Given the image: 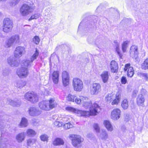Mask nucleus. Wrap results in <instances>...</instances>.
<instances>
[{
  "instance_id": "nucleus-1",
  "label": "nucleus",
  "mask_w": 148,
  "mask_h": 148,
  "mask_svg": "<svg viewBox=\"0 0 148 148\" xmlns=\"http://www.w3.org/2000/svg\"><path fill=\"white\" fill-rule=\"evenodd\" d=\"M89 98L86 96H80L79 98L75 100V103L78 104L82 103V107L85 109H89V111L80 110L81 116L85 117L90 116H95L99 112L101 108L96 103H92L91 101L89 100Z\"/></svg>"
},
{
  "instance_id": "nucleus-2",
  "label": "nucleus",
  "mask_w": 148,
  "mask_h": 148,
  "mask_svg": "<svg viewBox=\"0 0 148 148\" xmlns=\"http://www.w3.org/2000/svg\"><path fill=\"white\" fill-rule=\"evenodd\" d=\"M0 131L1 136L0 140V148H6V146L8 143V140L5 138L8 134L6 132V129H4L3 122L2 121L1 117L0 116Z\"/></svg>"
},
{
  "instance_id": "nucleus-3",
  "label": "nucleus",
  "mask_w": 148,
  "mask_h": 148,
  "mask_svg": "<svg viewBox=\"0 0 148 148\" xmlns=\"http://www.w3.org/2000/svg\"><path fill=\"white\" fill-rule=\"evenodd\" d=\"M121 96V92L120 91L118 92L115 95L112 93L108 94L105 97V100L108 102H111L112 105H117L120 102Z\"/></svg>"
},
{
  "instance_id": "nucleus-4",
  "label": "nucleus",
  "mask_w": 148,
  "mask_h": 148,
  "mask_svg": "<svg viewBox=\"0 0 148 148\" xmlns=\"http://www.w3.org/2000/svg\"><path fill=\"white\" fill-rule=\"evenodd\" d=\"M69 137L71 138L72 144L75 147L78 148L82 146L84 139L80 136L71 134L69 135Z\"/></svg>"
},
{
  "instance_id": "nucleus-5",
  "label": "nucleus",
  "mask_w": 148,
  "mask_h": 148,
  "mask_svg": "<svg viewBox=\"0 0 148 148\" xmlns=\"http://www.w3.org/2000/svg\"><path fill=\"white\" fill-rule=\"evenodd\" d=\"M35 9V6L34 5L31 6L28 4H23L20 9L21 14L23 16H26L33 12Z\"/></svg>"
},
{
  "instance_id": "nucleus-6",
  "label": "nucleus",
  "mask_w": 148,
  "mask_h": 148,
  "mask_svg": "<svg viewBox=\"0 0 148 148\" xmlns=\"http://www.w3.org/2000/svg\"><path fill=\"white\" fill-rule=\"evenodd\" d=\"M72 85L74 90L77 92H81L84 88L83 82L79 78H73L72 80Z\"/></svg>"
},
{
  "instance_id": "nucleus-7",
  "label": "nucleus",
  "mask_w": 148,
  "mask_h": 148,
  "mask_svg": "<svg viewBox=\"0 0 148 148\" xmlns=\"http://www.w3.org/2000/svg\"><path fill=\"white\" fill-rule=\"evenodd\" d=\"M13 23L9 18H5L3 21L2 29L3 31L6 33L10 32L13 28Z\"/></svg>"
},
{
  "instance_id": "nucleus-8",
  "label": "nucleus",
  "mask_w": 148,
  "mask_h": 148,
  "mask_svg": "<svg viewBox=\"0 0 148 148\" xmlns=\"http://www.w3.org/2000/svg\"><path fill=\"white\" fill-rule=\"evenodd\" d=\"M24 99L32 103H35L38 101V96L33 92L26 93L24 95Z\"/></svg>"
},
{
  "instance_id": "nucleus-9",
  "label": "nucleus",
  "mask_w": 148,
  "mask_h": 148,
  "mask_svg": "<svg viewBox=\"0 0 148 148\" xmlns=\"http://www.w3.org/2000/svg\"><path fill=\"white\" fill-rule=\"evenodd\" d=\"M101 90V86L99 83H94L90 85V92L92 95H97Z\"/></svg>"
},
{
  "instance_id": "nucleus-10",
  "label": "nucleus",
  "mask_w": 148,
  "mask_h": 148,
  "mask_svg": "<svg viewBox=\"0 0 148 148\" xmlns=\"http://www.w3.org/2000/svg\"><path fill=\"white\" fill-rule=\"evenodd\" d=\"M97 136L100 139L106 143H108L110 140L108 133L105 130H102L100 132L97 134Z\"/></svg>"
},
{
  "instance_id": "nucleus-11",
  "label": "nucleus",
  "mask_w": 148,
  "mask_h": 148,
  "mask_svg": "<svg viewBox=\"0 0 148 148\" xmlns=\"http://www.w3.org/2000/svg\"><path fill=\"white\" fill-rule=\"evenodd\" d=\"M16 73L19 77L24 78L27 76L29 72L27 68L21 67L17 69Z\"/></svg>"
},
{
  "instance_id": "nucleus-12",
  "label": "nucleus",
  "mask_w": 148,
  "mask_h": 148,
  "mask_svg": "<svg viewBox=\"0 0 148 148\" xmlns=\"http://www.w3.org/2000/svg\"><path fill=\"white\" fill-rule=\"evenodd\" d=\"M19 42V36L18 35H15L11 37L6 42V46L9 47L14 43L16 44Z\"/></svg>"
},
{
  "instance_id": "nucleus-13",
  "label": "nucleus",
  "mask_w": 148,
  "mask_h": 148,
  "mask_svg": "<svg viewBox=\"0 0 148 148\" xmlns=\"http://www.w3.org/2000/svg\"><path fill=\"white\" fill-rule=\"evenodd\" d=\"M25 52V48L23 47H16L14 52V56L16 58H19L21 57Z\"/></svg>"
},
{
  "instance_id": "nucleus-14",
  "label": "nucleus",
  "mask_w": 148,
  "mask_h": 148,
  "mask_svg": "<svg viewBox=\"0 0 148 148\" xmlns=\"http://www.w3.org/2000/svg\"><path fill=\"white\" fill-rule=\"evenodd\" d=\"M28 112L29 115L33 116H36L40 115L42 112L39 109L35 107H32L29 108Z\"/></svg>"
},
{
  "instance_id": "nucleus-15",
  "label": "nucleus",
  "mask_w": 148,
  "mask_h": 148,
  "mask_svg": "<svg viewBox=\"0 0 148 148\" xmlns=\"http://www.w3.org/2000/svg\"><path fill=\"white\" fill-rule=\"evenodd\" d=\"M121 114V111L119 109H114L111 112V118L114 120H118L120 117Z\"/></svg>"
},
{
  "instance_id": "nucleus-16",
  "label": "nucleus",
  "mask_w": 148,
  "mask_h": 148,
  "mask_svg": "<svg viewBox=\"0 0 148 148\" xmlns=\"http://www.w3.org/2000/svg\"><path fill=\"white\" fill-rule=\"evenodd\" d=\"M40 109L44 111L50 110L49 107V102L48 100H44L38 103Z\"/></svg>"
},
{
  "instance_id": "nucleus-17",
  "label": "nucleus",
  "mask_w": 148,
  "mask_h": 148,
  "mask_svg": "<svg viewBox=\"0 0 148 148\" xmlns=\"http://www.w3.org/2000/svg\"><path fill=\"white\" fill-rule=\"evenodd\" d=\"M130 64H127L125 65L124 68V71H127V75L130 77H132L134 74V72L133 68L130 66Z\"/></svg>"
},
{
  "instance_id": "nucleus-18",
  "label": "nucleus",
  "mask_w": 148,
  "mask_h": 148,
  "mask_svg": "<svg viewBox=\"0 0 148 148\" xmlns=\"http://www.w3.org/2000/svg\"><path fill=\"white\" fill-rule=\"evenodd\" d=\"M138 53L137 47L135 45L132 46L130 51V56L133 58H136L137 56Z\"/></svg>"
},
{
  "instance_id": "nucleus-19",
  "label": "nucleus",
  "mask_w": 148,
  "mask_h": 148,
  "mask_svg": "<svg viewBox=\"0 0 148 148\" xmlns=\"http://www.w3.org/2000/svg\"><path fill=\"white\" fill-rule=\"evenodd\" d=\"M8 64L11 66H17L19 64L18 62L15 60L14 57H9L7 60Z\"/></svg>"
},
{
  "instance_id": "nucleus-20",
  "label": "nucleus",
  "mask_w": 148,
  "mask_h": 148,
  "mask_svg": "<svg viewBox=\"0 0 148 148\" xmlns=\"http://www.w3.org/2000/svg\"><path fill=\"white\" fill-rule=\"evenodd\" d=\"M110 67L111 71L113 73H116L118 71V65L116 62L115 61H112L110 64Z\"/></svg>"
},
{
  "instance_id": "nucleus-21",
  "label": "nucleus",
  "mask_w": 148,
  "mask_h": 148,
  "mask_svg": "<svg viewBox=\"0 0 148 148\" xmlns=\"http://www.w3.org/2000/svg\"><path fill=\"white\" fill-rule=\"evenodd\" d=\"M145 98L142 95H139L136 99V103L138 106L143 107L145 101Z\"/></svg>"
},
{
  "instance_id": "nucleus-22",
  "label": "nucleus",
  "mask_w": 148,
  "mask_h": 148,
  "mask_svg": "<svg viewBox=\"0 0 148 148\" xmlns=\"http://www.w3.org/2000/svg\"><path fill=\"white\" fill-rule=\"evenodd\" d=\"M59 73L58 71H54L50 76L52 79L53 82L57 84L59 81Z\"/></svg>"
},
{
  "instance_id": "nucleus-23",
  "label": "nucleus",
  "mask_w": 148,
  "mask_h": 148,
  "mask_svg": "<svg viewBox=\"0 0 148 148\" xmlns=\"http://www.w3.org/2000/svg\"><path fill=\"white\" fill-rule=\"evenodd\" d=\"M21 64V67L28 69L32 65V62L30 59H24L22 61Z\"/></svg>"
},
{
  "instance_id": "nucleus-24",
  "label": "nucleus",
  "mask_w": 148,
  "mask_h": 148,
  "mask_svg": "<svg viewBox=\"0 0 148 148\" xmlns=\"http://www.w3.org/2000/svg\"><path fill=\"white\" fill-rule=\"evenodd\" d=\"M100 76L103 83H105L108 82L109 79V74L108 71H103L101 75Z\"/></svg>"
},
{
  "instance_id": "nucleus-25",
  "label": "nucleus",
  "mask_w": 148,
  "mask_h": 148,
  "mask_svg": "<svg viewBox=\"0 0 148 148\" xmlns=\"http://www.w3.org/2000/svg\"><path fill=\"white\" fill-rule=\"evenodd\" d=\"M114 43L116 51L117 53L120 58L121 59H122L123 55L120 52L119 48V43L116 40H114Z\"/></svg>"
},
{
  "instance_id": "nucleus-26",
  "label": "nucleus",
  "mask_w": 148,
  "mask_h": 148,
  "mask_svg": "<svg viewBox=\"0 0 148 148\" xmlns=\"http://www.w3.org/2000/svg\"><path fill=\"white\" fill-rule=\"evenodd\" d=\"M103 124L108 131L111 132L113 130V126L109 120L104 121Z\"/></svg>"
},
{
  "instance_id": "nucleus-27",
  "label": "nucleus",
  "mask_w": 148,
  "mask_h": 148,
  "mask_svg": "<svg viewBox=\"0 0 148 148\" xmlns=\"http://www.w3.org/2000/svg\"><path fill=\"white\" fill-rule=\"evenodd\" d=\"M25 138V134L24 132H22L17 134L16 136V139L19 143H21Z\"/></svg>"
},
{
  "instance_id": "nucleus-28",
  "label": "nucleus",
  "mask_w": 148,
  "mask_h": 148,
  "mask_svg": "<svg viewBox=\"0 0 148 148\" xmlns=\"http://www.w3.org/2000/svg\"><path fill=\"white\" fill-rule=\"evenodd\" d=\"M67 111L77 114L79 116H81V112H82L80 110L76 109L70 106L67 107L65 108Z\"/></svg>"
},
{
  "instance_id": "nucleus-29",
  "label": "nucleus",
  "mask_w": 148,
  "mask_h": 148,
  "mask_svg": "<svg viewBox=\"0 0 148 148\" xmlns=\"http://www.w3.org/2000/svg\"><path fill=\"white\" fill-rule=\"evenodd\" d=\"M64 141L62 139L60 138H56L53 142V144L54 145H63L64 144Z\"/></svg>"
},
{
  "instance_id": "nucleus-30",
  "label": "nucleus",
  "mask_w": 148,
  "mask_h": 148,
  "mask_svg": "<svg viewBox=\"0 0 148 148\" xmlns=\"http://www.w3.org/2000/svg\"><path fill=\"white\" fill-rule=\"evenodd\" d=\"M48 101L50 110L57 106V103L54 99L51 98Z\"/></svg>"
},
{
  "instance_id": "nucleus-31",
  "label": "nucleus",
  "mask_w": 148,
  "mask_h": 148,
  "mask_svg": "<svg viewBox=\"0 0 148 148\" xmlns=\"http://www.w3.org/2000/svg\"><path fill=\"white\" fill-rule=\"evenodd\" d=\"M77 98H79L77 97L75 95H72L71 94H69L66 97V100L68 101H71L75 103V100Z\"/></svg>"
},
{
  "instance_id": "nucleus-32",
  "label": "nucleus",
  "mask_w": 148,
  "mask_h": 148,
  "mask_svg": "<svg viewBox=\"0 0 148 148\" xmlns=\"http://www.w3.org/2000/svg\"><path fill=\"white\" fill-rule=\"evenodd\" d=\"M8 101L10 104L13 106L18 107L21 104V101L19 100L14 101L11 99H9Z\"/></svg>"
},
{
  "instance_id": "nucleus-33",
  "label": "nucleus",
  "mask_w": 148,
  "mask_h": 148,
  "mask_svg": "<svg viewBox=\"0 0 148 148\" xmlns=\"http://www.w3.org/2000/svg\"><path fill=\"white\" fill-rule=\"evenodd\" d=\"M129 41L126 40L123 42L121 44L122 49L123 53L126 52L127 49L128 47Z\"/></svg>"
},
{
  "instance_id": "nucleus-34",
  "label": "nucleus",
  "mask_w": 148,
  "mask_h": 148,
  "mask_svg": "<svg viewBox=\"0 0 148 148\" xmlns=\"http://www.w3.org/2000/svg\"><path fill=\"white\" fill-rule=\"evenodd\" d=\"M141 68L144 70H148V58L145 60L142 63Z\"/></svg>"
},
{
  "instance_id": "nucleus-35",
  "label": "nucleus",
  "mask_w": 148,
  "mask_h": 148,
  "mask_svg": "<svg viewBox=\"0 0 148 148\" xmlns=\"http://www.w3.org/2000/svg\"><path fill=\"white\" fill-rule=\"evenodd\" d=\"M121 106L124 109H126L128 108V101L127 99H125L121 102Z\"/></svg>"
},
{
  "instance_id": "nucleus-36",
  "label": "nucleus",
  "mask_w": 148,
  "mask_h": 148,
  "mask_svg": "<svg viewBox=\"0 0 148 148\" xmlns=\"http://www.w3.org/2000/svg\"><path fill=\"white\" fill-rule=\"evenodd\" d=\"M28 125L27 120L25 118H22L20 125L22 127H26Z\"/></svg>"
},
{
  "instance_id": "nucleus-37",
  "label": "nucleus",
  "mask_w": 148,
  "mask_h": 148,
  "mask_svg": "<svg viewBox=\"0 0 148 148\" xmlns=\"http://www.w3.org/2000/svg\"><path fill=\"white\" fill-rule=\"evenodd\" d=\"M27 135L30 137H33L36 134V133L35 131L32 129H28L26 131Z\"/></svg>"
},
{
  "instance_id": "nucleus-38",
  "label": "nucleus",
  "mask_w": 148,
  "mask_h": 148,
  "mask_svg": "<svg viewBox=\"0 0 148 148\" xmlns=\"http://www.w3.org/2000/svg\"><path fill=\"white\" fill-rule=\"evenodd\" d=\"M39 54V52L37 50V49H36V51L35 53H34L32 56L31 58L30 59L32 62L33 61L36 60L37 57L38 56Z\"/></svg>"
},
{
  "instance_id": "nucleus-39",
  "label": "nucleus",
  "mask_w": 148,
  "mask_h": 148,
  "mask_svg": "<svg viewBox=\"0 0 148 148\" xmlns=\"http://www.w3.org/2000/svg\"><path fill=\"white\" fill-rule=\"evenodd\" d=\"M25 84V82L21 80L18 81L16 82V86L18 88L23 87Z\"/></svg>"
},
{
  "instance_id": "nucleus-40",
  "label": "nucleus",
  "mask_w": 148,
  "mask_h": 148,
  "mask_svg": "<svg viewBox=\"0 0 148 148\" xmlns=\"http://www.w3.org/2000/svg\"><path fill=\"white\" fill-rule=\"evenodd\" d=\"M62 79H69L70 77L69 74L66 71H64L62 73Z\"/></svg>"
},
{
  "instance_id": "nucleus-41",
  "label": "nucleus",
  "mask_w": 148,
  "mask_h": 148,
  "mask_svg": "<svg viewBox=\"0 0 148 148\" xmlns=\"http://www.w3.org/2000/svg\"><path fill=\"white\" fill-rule=\"evenodd\" d=\"M94 130L97 134H99L100 131V128L99 125L97 123H95L93 125Z\"/></svg>"
},
{
  "instance_id": "nucleus-42",
  "label": "nucleus",
  "mask_w": 148,
  "mask_h": 148,
  "mask_svg": "<svg viewBox=\"0 0 148 148\" xmlns=\"http://www.w3.org/2000/svg\"><path fill=\"white\" fill-rule=\"evenodd\" d=\"M36 142V140L34 139H29L27 140V143L28 146H31L33 145Z\"/></svg>"
},
{
  "instance_id": "nucleus-43",
  "label": "nucleus",
  "mask_w": 148,
  "mask_h": 148,
  "mask_svg": "<svg viewBox=\"0 0 148 148\" xmlns=\"http://www.w3.org/2000/svg\"><path fill=\"white\" fill-rule=\"evenodd\" d=\"M40 16V14L39 13H37L32 15L29 19V20L30 21L32 19H36Z\"/></svg>"
},
{
  "instance_id": "nucleus-44",
  "label": "nucleus",
  "mask_w": 148,
  "mask_h": 148,
  "mask_svg": "<svg viewBox=\"0 0 148 148\" xmlns=\"http://www.w3.org/2000/svg\"><path fill=\"white\" fill-rule=\"evenodd\" d=\"M48 136L45 134H42L40 136L41 140L43 141H48Z\"/></svg>"
},
{
  "instance_id": "nucleus-45",
  "label": "nucleus",
  "mask_w": 148,
  "mask_h": 148,
  "mask_svg": "<svg viewBox=\"0 0 148 148\" xmlns=\"http://www.w3.org/2000/svg\"><path fill=\"white\" fill-rule=\"evenodd\" d=\"M66 123L64 125V127L66 130L68 129L73 127V125L71 124L69 122L68 123Z\"/></svg>"
},
{
  "instance_id": "nucleus-46",
  "label": "nucleus",
  "mask_w": 148,
  "mask_h": 148,
  "mask_svg": "<svg viewBox=\"0 0 148 148\" xmlns=\"http://www.w3.org/2000/svg\"><path fill=\"white\" fill-rule=\"evenodd\" d=\"M33 41L35 44L38 45L40 41V39L38 36H36L34 37Z\"/></svg>"
},
{
  "instance_id": "nucleus-47",
  "label": "nucleus",
  "mask_w": 148,
  "mask_h": 148,
  "mask_svg": "<svg viewBox=\"0 0 148 148\" xmlns=\"http://www.w3.org/2000/svg\"><path fill=\"white\" fill-rule=\"evenodd\" d=\"M62 82L64 86L66 87L69 84V79H62Z\"/></svg>"
},
{
  "instance_id": "nucleus-48",
  "label": "nucleus",
  "mask_w": 148,
  "mask_h": 148,
  "mask_svg": "<svg viewBox=\"0 0 148 148\" xmlns=\"http://www.w3.org/2000/svg\"><path fill=\"white\" fill-rule=\"evenodd\" d=\"M54 124L56 127H60L62 126L63 123L62 122L56 121L54 122Z\"/></svg>"
},
{
  "instance_id": "nucleus-49",
  "label": "nucleus",
  "mask_w": 148,
  "mask_h": 148,
  "mask_svg": "<svg viewBox=\"0 0 148 148\" xmlns=\"http://www.w3.org/2000/svg\"><path fill=\"white\" fill-rule=\"evenodd\" d=\"M72 119V118L69 116H67L63 118V121L64 123H66V122L68 121H70V120Z\"/></svg>"
},
{
  "instance_id": "nucleus-50",
  "label": "nucleus",
  "mask_w": 148,
  "mask_h": 148,
  "mask_svg": "<svg viewBox=\"0 0 148 148\" xmlns=\"http://www.w3.org/2000/svg\"><path fill=\"white\" fill-rule=\"evenodd\" d=\"M121 82L122 84H125L127 82V80L126 78V77L125 76L122 77L121 78Z\"/></svg>"
},
{
  "instance_id": "nucleus-51",
  "label": "nucleus",
  "mask_w": 148,
  "mask_h": 148,
  "mask_svg": "<svg viewBox=\"0 0 148 148\" xmlns=\"http://www.w3.org/2000/svg\"><path fill=\"white\" fill-rule=\"evenodd\" d=\"M21 0H12L11 2V4L13 6H15Z\"/></svg>"
},
{
  "instance_id": "nucleus-52",
  "label": "nucleus",
  "mask_w": 148,
  "mask_h": 148,
  "mask_svg": "<svg viewBox=\"0 0 148 148\" xmlns=\"http://www.w3.org/2000/svg\"><path fill=\"white\" fill-rule=\"evenodd\" d=\"M147 91L145 89L142 88L140 90V95H145Z\"/></svg>"
},
{
  "instance_id": "nucleus-53",
  "label": "nucleus",
  "mask_w": 148,
  "mask_h": 148,
  "mask_svg": "<svg viewBox=\"0 0 148 148\" xmlns=\"http://www.w3.org/2000/svg\"><path fill=\"white\" fill-rule=\"evenodd\" d=\"M142 75L144 77L146 80H148V76L146 73H143L142 74Z\"/></svg>"
},
{
  "instance_id": "nucleus-54",
  "label": "nucleus",
  "mask_w": 148,
  "mask_h": 148,
  "mask_svg": "<svg viewBox=\"0 0 148 148\" xmlns=\"http://www.w3.org/2000/svg\"><path fill=\"white\" fill-rule=\"evenodd\" d=\"M50 93L48 89H45V91H44V94L45 95H49Z\"/></svg>"
},
{
  "instance_id": "nucleus-55",
  "label": "nucleus",
  "mask_w": 148,
  "mask_h": 148,
  "mask_svg": "<svg viewBox=\"0 0 148 148\" xmlns=\"http://www.w3.org/2000/svg\"><path fill=\"white\" fill-rule=\"evenodd\" d=\"M138 93V91L137 90H135L133 92V95H136Z\"/></svg>"
},
{
  "instance_id": "nucleus-56",
  "label": "nucleus",
  "mask_w": 148,
  "mask_h": 148,
  "mask_svg": "<svg viewBox=\"0 0 148 148\" xmlns=\"http://www.w3.org/2000/svg\"><path fill=\"white\" fill-rule=\"evenodd\" d=\"M51 17L50 18L51 20H53V16H52V15H51Z\"/></svg>"
},
{
  "instance_id": "nucleus-57",
  "label": "nucleus",
  "mask_w": 148,
  "mask_h": 148,
  "mask_svg": "<svg viewBox=\"0 0 148 148\" xmlns=\"http://www.w3.org/2000/svg\"><path fill=\"white\" fill-rule=\"evenodd\" d=\"M82 22H81V23H80V24H79V27H78V28H79V27H80V26L81 25V24H82Z\"/></svg>"
},
{
  "instance_id": "nucleus-58",
  "label": "nucleus",
  "mask_w": 148,
  "mask_h": 148,
  "mask_svg": "<svg viewBox=\"0 0 148 148\" xmlns=\"http://www.w3.org/2000/svg\"><path fill=\"white\" fill-rule=\"evenodd\" d=\"M54 116H53V117H54Z\"/></svg>"
}]
</instances>
